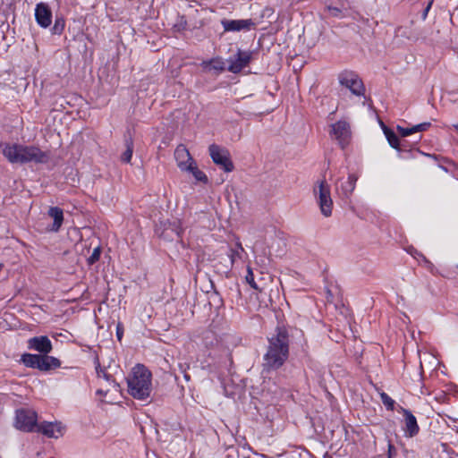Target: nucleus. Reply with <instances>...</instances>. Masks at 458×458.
Segmentation results:
<instances>
[{"mask_svg": "<svg viewBox=\"0 0 458 458\" xmlns=\"http://www.w3.org/2000/svg\"><path fill=\"white\" fill-rule=\"evenodd\" d=\"M442 160L453 167L451 174L454 176H458V165L448 158H442Z\"/></svg>", "mask_w": 458, "mask_h": 458, "instance_id": "36", "label": "nucleus"}, {"mask_svg": "<svg viewBox=\"0 0 458 458\" xmlns=\"http://www.w3.org/2000/svg\"><path fill=\"white\" fill-rule=\"evenodd\" d=\"M380 399L386 410L393 411L395 408V401L392 399L386 393H380Z\"/></svg>", "mask_w": 458, "mask_h": 458, "instance_id": "26", "label": "nucleus"}, {"mask_svg": "<svg viewBox=\"0 0 458 458\" xmlns=\"http://www.w3.org/2000/svg\"><path fill=\"white\" fill-rule=\"evenodd\" d=\"M246 282L255 290L261 291L258 284L254 280V275L250 267L247 269V275L245 276Z\"/></svg>", "mask_w": 458, "mask_h": 458, "instance_id": "31", "label": "nucleus"}, {"mask_svg": "<svg viewBox=\"0 0 458 458\" xmlns=\"http://www.w3.org/2000/svg\"><path fill=\"white\" fill-rule=\"evenodd\" d=\"M101 252H102V250H101V247L100 246H98L96 247L91 255L87 259V262L89 266L95 264L96 262H98L100 259V256H101Z\"/></svg>", "mask_w": 458, "mask_h": 458, "instance_id": "29", "label": "nucleus"}, {"mask_svg": "<svg viewBox=\"0 0 458 458\" xmlns=\"http://www.w3.org/2000/svg\"><path fill=\"white\" fill-rule=\"evenodd\" d=\"M431 126V123L428 122L421 123L417 125L412 126L413 132L425 131Z\"/></svg>", "mask_w": 458, "mask_h": 458, "instance_id": "34", "label": "nucleus"}, {"mask_svg": "<svg viewBox=\"0 0 458 458\" xmlns=\"http://www.w3.org/2000/svg\"><path fill=\"white\" fill-rule=\"evenodd\" d=\"M358 176L354 174H350L345 182L340 185V189L344 197L348 198L354 191Z\"/></svg>", "mask_w": 458, "mask_h": 458, "instance_id": "21", "label": "nucleus"}, {"mask_svg": "<svg viewBox=\"0 0 458 458\" xmlns=\"http://www.w3.org/2000/svg\"><path fill=\"white\" fill-rule=\"evenodd\" d=\"M65 27V20L63 16H56L55 19L54 26L51 28V32L54 35H61Z\"/></svg>", "mask_w": 458, "mask_h": 458, "instance_id": "25", "label": "nucleus"}, {"mask_svg": "<svg viewBox=\"0 0 458 458\" xmlns=\"http://www.w3.org/2000/svg\"><path fill=\"white\" fill-rule=\"evenodd\" d=\"M40 358V354L23 353L21 357V362L27 368L39 370Z\"/></svg>", "mask_w": 458, "mask_h": 458, "instance_id": "24", "label": "nucleus"}, {"mask_svg": "<svg viewBox=\"0 0 458 458\" xmlns=\"http://www.w3.org/2000/svg\"><path fill=\"white\" fill-rule=\"evenodd\" d=\"M174 158L177 162L178 167L182 171L185 167L188 166L189 163L191 162V160H194L187 148L180 144L177 146V148L174 150Z\"/></svg>", "mask_w": 458, "mask_h": 458, "instance_id": "17", "label": "nucleus"}, {"mask_svg": "<svg viewBox=\"0 0 458 458\" xmlns=\"http://www.w3.org/2000/svg\"><path fill=\"white\" fill-rule=\"evenodd\" d=\"M97 365H96V372L98 374V377H103L106 381H111L113 379V376L108 374L106 369H102L100 366V363L98 361V359H97Z\"/></svg>", "mask_w": 458, "mask_h": 458, "instance_id": "32", "label": "nucleus"}, {"mask_svg": "<svg viewBox=\"0 0 458 458\" xmlns=\"http://www.w3.org/2000/svg\"><path fill=\"white\" fill-rule=\"evenodd\" d=\"M326 458H328V457H326Z\"/></svg>", "mask_w": 458, "mask_h": 458, "instance_id": "47", "label": "nucleus"}, {"mask_svg": "<svg viewBox=\"0 0 458 458\" xmlns=\"http://www.w3.org/2000/svg\"><path fill=\"white\" fill-rule=\"evenodd\" d=\"M267 352L263 356V372L269 373L280 369L289 357L290 336L284 327H276L275 333L267 337Z\"/></svg>", "mask_w": 458, "mask_h": 458, "instance_id": "1", "label": "nucleus"}, {"mask_svg": "<svg viewBox=\"0 0 458 458\" xmlns=\"http://www.w3.org/2000/svg\"><path fill=\"white\" fill-rule=\"evenodd\" d=\"M442 446H443V450L446 451V449L448 447L447 444H443Z\"/></svg>", "mask_w": 458, "mask_h": 458, "instance_id": "43", "label": "nucleus"}, {"mask_svg": "<svg viewBox=\"0 0 458 458\" xmlns=\"http://www.w3.org/2000/svg\"><path fill=\"white\" fill-rule=\"evenodd\" d=\"M29 350L36 351L40 355L48 354L53 350L51 340L47 335H39L30 338L27 341Z\"/></svg>", "mask_w": 458, "mask_h": 458, "instance_id": "12", "label": "nucleus"}, {"mask_svg": "<svg viewBox=\"0 0 458 458\" xmlns=\"http://www.w3.org/2000/svg\"><path fill=\"white\" fill-rule=\"evenodd\" d=\"M399 412H402L404 418V435L408 437H413L418 435L420 431V427L417 422L416 417L411 413L410 410H407L403 407H400L398 410Z\"/></svg>", "mask_w": 458, "mask_h": 458, "instance_id": "13", "label": "nucleus"}, {"mask_svg": "<svg viewBox=\"0 0 458 458\" xmlns=\"http://www.w3.org/2000/svg\"><path fill=\"white\" fill-rule=\"evenodd\" d=\"M338 81L342 86L348 89L353 95L359 97L364 95V84L356 72L345 70L339 73Z\"/></svg>", "mask_w": 458, "mask_h": 458, "instance_id": "6", "label": "nucleus"}, {"mask_svg": "<svg viewBox=\"0 0 458 458\" xmlns=\"http://www.w3.org/2000/svg\"><path fill=\"white\" fill-rule=\"evenodd\" d=\"M426 156H427V157H432V158H433V159H435L436 161H441L442 163L438 164V166H439L443 171H445V173H451V169H453V167H452L450 165H448V164L445 163V162L442 160V158H443L442 157H438V156H437V155H435V154H427Z\"/></svg>", "mask_w": 458, "mask_h": 458, "instance_id": "30", "label": "nucleus"}, {"mask_svg": "<svg viewBox=\"0 0 458 458\" xmlns=\"http://www.w3.org/2000/svg\"><path fill=\"white\" fill-rule=\"evenodd\" d=\"M152 374L144 365L137 364L128 377V392L135 399L146 400L151 393Z\"/></svg>", "mask_w": 458, "mask_h": 458, "instance_id": "3", "label": "nucleus"}, {"mask_svg": "<svg viewBox=\"0 0 458 458\" xmlns=\"http://www.w3.org/2000/svg\"><path fill=\"white\" fill-rule=\"evenodd\" d=\"M252 51H243L238 49L234 56L228 59L229 65L227 70L233 73H239L243 68L249 65L252 59Z\"/></svg>", "mask_w": 458, "mask_h": 458, "instance_id": "10", "label": "nucleus"}, {"mask_svg": "<svg viewBox=\"0 0 458 458\" xmlns=\"http://www.w3.org/2000/svg\"><path fill=\"white\" fill-rule=\"evenodd\" d=\"M211 298H217V299H219L220 302L222 301L220 297H219V293L216 291H214V293L211 295Z\"/></svg>", "mask_w": 458, "mask_h": 458, "instance_id": "42", "label": "nucleus"}, {"mask_svg": "<svg viewBox=\"0 0 458 458\" xmlns=\"http://www.w3.org/2000/svg\"><path fill=\"white\" fill-rule=\"evenodd\" d=\"M63 429L61 423L44 421L37 425L35 432L41 433L47 437L57 438L63 436Z\"/></svg>", "mask_w": 458, "mask_h": 458, "instance_id": "15", "label": "nucleus"}, {"mask_svg": "<svg viewBox=\"0 0 458 458\" xmlns=\"http://www.w3.org/2000/svg\"><path fill=\"white\" fill-rule=\"evenodd\" d=\"M326 458H328V457H326Z\"/></svg>", "mask_w": 458, "mask_h": 458, "instance_id": "48", "label": "nucleus"}, {"mask_svg": "<svg viewBox=\"0 0 458 458\" xmlns=\"http://www.w3.org/2000/svg\"><path fill=\"white\" fill-rule=\"evenodd\" d=\"M454 129L458 131V123L454 125Z\"/></svg>", "mask_w": 458, "mask_h": 458, "instance_id": "45", "label": "nucleus"}, {"mask_svg": "<svg viewBox=\"0 0 458 458\" xmlns=\"http://www.w3.org/2000/svg\"><path fill=\"white\" fill-rule=\"evenodd\" d=\"M0 458H2V457L0 456Z\"/></svg>", "mask_w": 458, "mask_h": 458, "instance_id": "49", "label": "nucleus"}, {"mask_svg": "<svg viewBox=\"0 0 458 458\" xmlns=\"http://www.w3.org/2000/svg\"><path fill=\"white\" fill-rule=\"evenodd\" d=\"M236 249H230L228 256L231 259L232 265L235 262L236 259H241V252L243 251V248L240 242L236 243Z\"/></svg>", "mask_w": 458, "mask_h": 458, "instance_id": "27", "label": "nucleus"}, {"mask_svg": "<svg viewBox=\"0 0 458 458\" xmlns=\"http://www.w3.org/2000/svg\"><path fill=\"white\" fill-rule=\"evenodd\" d=\"M315 195H318V203L320 208L321 213L325 216H330L333 209V200L331 199L330 186L325 180L321 181L318 185V190L314 189Z\"/></svg>", "mask_w": 458, "mask_h": 458, "instance_id": "8", "label": "nucleus"}, {"mask_svg": "<svg viewBox=\"0 0 458 458\" xmlns=\"http://www.w3.org/2000/svg\"><path fill=\"white\" fill-rule=\"evenodd\" d=\"M200 65L206 72L214 70L217 72H221L225 70V63L220 57H215L211 58L210 60L203 61Z\"/></svg>", "mask_w": 458, "mask_h": 458, "instance_id": "20", "label": "nucleus"}, {"mask_svg": "<svg viewBox=\"0 0 458 458\" xmlns=\"http://www.w3.org/2000/svg\"><path fill=\"white\" fill-rule=\"evenodd\" d=\"M179 367H180V370H181V372L182 373L183 377L185 378V380H186V381H189V380L191 379V377H190V375L186 372V368H185L183 365H182V364H180V365H179Z\"/></svg>", "mask_w": 458, "mask_h": 458, "instance_id": "40", "label": "nucleus"}, {"mask_svg": "<svg viewBox=\"0 0 458 458\" xmlns=\"http://www.w3.org/2000/svg\"><path fill=\"white\" fill-rule=\"evenodd\" d=\"M396 455V449L391 443L388 444L387 458H394Z\"/></svg>", "mask_w": 458, "mask_h": 458, "instance_id": "38", "label": "nucleus"}, {"mask_svg": "<svg viewBox=\"0 0 458 458\" xmlns=\"http://www.w3.org/2000/svg\"><path fill=\"white\" fill-rule=\"evenodd\" d=\"M123 335V329L120 327V325H118L116 327V337H117L118 341L122 340Z\"/></svg>", "mask_w": 458, "mask_h": 458, "instance_id": "41", "label": "nucleus"}, {"mask_svg": "<svg viewBox=\"0 0 458 458\" xmlns=\"http://www.w3.org/2000/svg\"><path fill=\"white\" fill-rule=\"evenodd\" d=\"M124 145L126 148L124 152L121 155V161L128 164L131 160L134 148L133 139L130 131H127L124 134Z\"/></svg>", "mask_w": 458, "mask_h": 458, "instance_id": "19", "label": "nucleus"}, {"mask_svg": "<svg viewBox=\"0 0 458 458\" xmlns=\"http://www.w3.org/2000/svg\"><path fill=\"white\" fill-rule=\"evenodd\" d=\"M208 151L213 162L219 165L225 172L230 173L233 170L234 165L227 149L216 144H211L208 148Z\"/></svg>", "mask_w": 458, "mask_h": 458, "instance_id": "7", "label": "nucleus"}, {"mask_svg": "<svg viewBox=\"0 0 458 458\" xmlns=\"http://www.w3.org/2000/svg\"><path fill=\"white\" fill-rule=\"evenodd\" d=\"M61 367V360L48 354L41 355L39 362L40 371H49Z\"/></svg>", "mask_w": 458, "mask_h": 458, "instance_id": "18", "label": "nucleus"}, {"mask_svg": "<svg viewBox=\"0 0 458 458\" xmlns=\"http://www.w3.org/2000/svg\"><path fill=\"white\" fill-rule=\"evenodd\" d=\"M47 215L53 218V224L47 227L48 232L56 233L60 230L64 222V211L59 207H50Z\"/></svg>", "mask_w": 458, "mask_h": 458, "instance_id": "16", "label": "nucleus"}, {"mask_svg": "<svg viewBox=\"0 0 458 458\" xmlns=\"http://www.w3.org/2000/svg\"><path fill=\"white\" fill-rule=\"evenodd\" d=\"M326 10L329 13V14L333 17L340 18L344 16V5L341 6H334V5H327Z\"/></svg>", "mask_w": 458, "mask_h": 458, "instance_id": "28", "label": "nucleus"}, {"mask_svg": "<svg viewBox=\"0 0 458 458\" xmlns=\"http://www.w3.org/2000/svg\"><path fill=\"white\" fill-rule=\"evenodd\" d=\"M326 458H328V457H326Z\"/></svg>", "mask_w": 458, "mask_h": 458, "instance_id": "46", "label": "nucleus"}, {"mask_svg": "<svg viewBox=\"0 0 458 458\" xmlns=\"http://www.w3.org/2000/svg\"><path fill=\"white\" fill-rule=\"evenodd\" d=\"M155 233L165 241L173 242L174 240L181 241L183 234V228L181 221L175 219L174 221H160L155 226Z\"/></svg>", "mask_w": 458, "mask_h": 458, "instance_id": "4", "label": "nucleus"}, {"mask_svg": "<svg viewBox=\"0 0 458 458\" xmlns=\"http://www.w3.org/2000/svg\"><path fill=\"white\" fill-rule=\"evenodd\" d=\"M407 146L406 140H404L403 143H401V148Z\"/></svg>", "mask_w": 458, "mask_h": 458, "instance_id": "44", "label": "nucleus"}, {"mask_svg": "<svg viewBox=\"0 0 458 458\" xmlns=\"http://www.w3.org/2000/svg\"><path fill=\"white\" fill-rule=\"evenodd\" d=\"M329 133L337 140L341 148L344 149L349 145L352 132L347 122L340 120L333 123Z\"/></svg>", "mask_w": 458, "mask_h": 458, "instance_id": "9", "label": "nucleus"}, {"mask_svg": "<svg viewBox=\"0 0 458 458\" xmlns=\"http://www.w3.org/2000/svg\"><path fill=\"white\" fill-rule=\"evenodd\" d=\"M432 3H433V0H431L428 5L426 6V8L423 10L422 12V14H421V18L422 20H426L427 16H428V13L431 8V5H432Z\"/></svg>", "mask_w": 458, "mask_h": 458, "instance_id": "39", "label": "nucleus"}, {"mask_svg": "<svg viewBox=\"0 0 458 458\" xmlns=\"http://www.w3.org/2000/svg\"><path fill=\"white\" fill-rule=\"evenodd\" d=\"M221 24L225 31H250L256 28V22L252 19L228 20L223 19Z\"/></svg>", "mask_w": 458, "mask_h": 458, "instance_id": "11", "label": "nucleus"}, {"mask_svg": "<svg viewBox=\"0 0 458 458\" xmlns=\"http://www.w3.org/2000/svg\"><path fill=\"white\" fill-rule=\"evenodd\" d=\"M35 19L42 28H47L52 22V11L45 3H39L35 8Z\"/></svg>", "mask_w": 458, "mask_h": 458, "instance_id": "14", "label": "nucleus"}, {"mask_svg": "<svg viewBox=\"0 0 458 458\" xmlns=\"http://www.w3.org/2000/svg\"><path fill=\"white\" fill-rule=\"evenodd\" d=\"M409 252L414 258L420 257L426 263H428V264L430 263L422 253L419 252L418 250H414L413 248H411V250H409Z\"/></svg>", "mask_w": 458, "mask_h": 458, "instance_id": "37", "label": "nucleus"}, {"mask_svg": "<svg viewBox=\"0 0 458 458\" xmlns=\"http://www.w3.org/2000/svg\"><path fill=\"white\" fill-rule=\"evenodd\" d=\"M396 130L397 131L399 132V134L402 136V137H407V136H410L411 134H413V130H412V127L411 128H404L401 125H397L396 126Z\"/></svg>", "mask_w": 458, "mask_h": 458, "instance_id": "35", "label": "nucleus"}, {"mask_svg": "<svg viewBox=\"0 0 458 458\" xmlns=\"http://www.w3.org/2000/svg\"><path fill=\"white\" fill-rule=\"evenodd\" d=\"M38 425V414L35 411L21 408L15 411L14 427L23 432H35Z\"/></svg>", "mask_w": 458, "mask_h": 458, "instance_id": "5", "label": "nucleus"}, {"mask_svg": "<svg viewBox=\"0 0 458 458\" xmlns=\"http://www.w3.org/2000/svg\"><path fill=\"white\" fill-rule=\"evenodd\" d=\"M187 28V21L184 16H179L177 21L174 25V29L176 31H183Z\"/></svg>", "mask_w": 458, "mask_h": 458, "instance_id": "33", "label": "nucleus"}, {"mask_svg": "<svg viewBox=\"0 0 458 458\" xmlns=\"http://www.w3.org/2000/svg\"><path fill=\"white\" fill-rule=\"evenodd\" d=\"M381 126L389 145L396 150H401V141L395 132L383 123H381Z\"/></svg>", "mask_w": 458, "mask_h": 458, "instance_id": "22", "label": "nucleus"}, {"mask_svg": "<svg viewBox=\"0 0 458 458\" xmlns=\"http://www.w3.org/2000/svg\"><path fill=\"white\" fill-rule=\"evenodd\" d=\"M182 171H186L191 173L197 182H200L203 183H208V176L198 168L197 164L194 160L189 163L188 166L185 167Z\"/></svg>", "mask_w": 458, "mask_h": 458, "instance_id": "23", "label": "nucleus"}, {"mask_svg": "<svg viewBox=\"0 0 458 458\" xmlns=\"http://www.w3.org/2000/svg\"><path fill=\"white\" fill-rule=\"evenodd\" d=\"M3 156L11 164H47L50 160L48 151H43L35 145L20 143H1Z\"/></svg>", "mask_w": 458, "mask_h": 458, "instance_id": "2", "label": "nucleus"}]
</instances>
